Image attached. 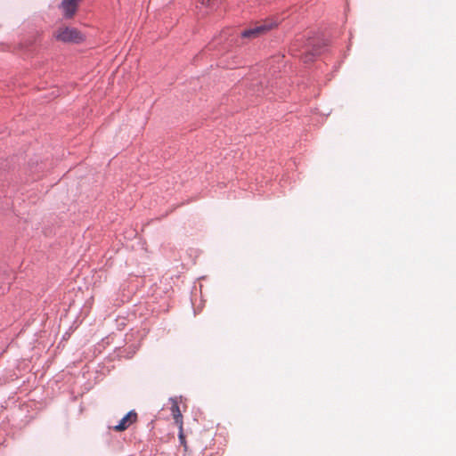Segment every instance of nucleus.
<instances>
[{
    "mask_svg": "<svg viewBox=\"0 0 456 456\" xmlns=\"http://www.w3.org/2000/svg\"><path fill=\"white\" fill-rule=\"evenodd\" d=\"M137 420V413L134 410L129 411L115 426L109 427L117 432H122L126 430L133 423Z\"/></svg>",
    "mask_w": 456,
    "mask_h": 456,
    "instance_id": "obj_3",
    "label": "nucleus"
},
{
    "mask_svg": "<svg viewBox=\"0 0 456 456\" xmlns=\"http://www.w3.org/2000/svg\"><path fill=\"white\" fill-rule=\"evenodd\" d=\"M58 41L63 43H78L83 39L80 32L75 28H60L54 34Z\"/></svg>",
    "mask_w": 456,
    "mask_h": 456,
    "instance_id": "obj_2",
    "label": "nucleus"
},
{
    "mask_svg": "<svg viewBox=\"0 0 456 456\" xmlns=\"http://www.w3.org/2000/svg\"><path fill=\"white\" fill-rule=\"evenodd\" d=\"M277 25L278 23L276 21L265 20L252 28L244 29L240 32V36L241 38H256L262 35H265Z\"/></svg>",
    "mask_w": 456,
    "mask_h": 456,
    "instance_id": "obj_1",
    "label": "nucleus"
},
{
    "mask_svg": "<svg viewBox=\"0 0 456 456\" xmlns=\"http://www.w3.org/2000/svg\"><path fill=\"white\" fill-rule=\"evenodd\" d=\"M215 0H200V3L202 5L210 6L211 2H214Z\"/></svg>",
    "mask_w": 456,
    "mask_h": 456,
    "instance_id": "obj_6",
    "label": "nucleus"
},
{
    "mask_svg": "<svg viewBox=\"0 0 456 456\" xmlns=\"http://www.w3.org/2000/svg\"><path fill=\"white\" fill-rule=\"evenodd\" d=\"M322 53L321 47L319 45H316L313 42V40H308L307 48L305 50V55L303 56V61L305 62L311 61L314 56L320 54Z\"/></svg>",
    "mask_w": 456,
    "mask_h": 456,
    "instance_id": "obj_4",
    "label": "nucleus"
},
{
    "mask_svg": "<svg viewBox=\"0 0 456 456\" xmlns=\"http://www.w3.org/2000/svg\"><path fill=\"white\" fill-rule=\"evenodd\" d=\"M171 411L176 423L182 424V413L176 401H173Z\"/></svg>",
    "mask_w": 456,
    "mask_h": 456,
    "instance_id": "obj_5",
    "label": "nucleus"
},
{
    "mask_svg": "<svg viewBox=\"0 0 456 456\" xmlns=\"http://www.w3.org/2000/svg\"><path fill=\"white\" fill-rule=\"evenodd\" d=\"M179 440H180V443H181L182 444H183V445H184V447L186 448V444H185V438H184V436H183V433H182V432H180V435H179Z\"/></svg>",
    "mask_w": 456,
    "mask_h": 456,
    "instance_id": "obj_7",
    "label": "nucleus"
}]
</instances>
